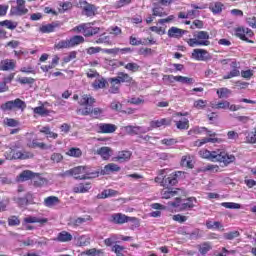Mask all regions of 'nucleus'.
I'll use <instances>...</instances> for the list:
<instances>
[{
    "mask_svg": "<svg viewBox=\"0 0 256 256\" xmlns=\"http://www.w3.org/2000/svg\"><path fill=\"white\" fill-rule=\"evenodd\" d=\"M209 32L197 31L194 33V38L186 40L189 47H209L211 41H209Z\"/></svg>",
    "mask_w": 256,
    "mask_h": 256,
    "instance_id": "obj_1",
    "label": "nucleus"
},
{
    "mask_svg": "<svg viewBox=\"0 0 256 256\" xmlns=\"http://www.w3.org/2000/svg\"><path fill=\"white\" fill-rule=\"evenodd\" d=\"M155 183H159L162 187H173L177 185V177L175 175H170L167 177V169H162L158 171V176L154 179Z\"/></svg>",
    "mask_w": 256,
    "mask_h": 256,
    "instance_id": "obj_2",
    "label": "nucleus"
},
{
    "mask_svg": "<svg viewBox=\"0 0 256 256\" xmlns=\"http://www.w3.org/2000/svg\"><path fill=\"white\" fill-rule=\"evenodd\" d=\"M194 203H197V198L191 197L182 202L180 196L176 197L175 201L168 202V205L170 207L179 208V211H190V209H193V207H195Z\"/></svg>",
    "mask_w": 256,
    "mask_h": 256,
    "instance_id": "obj_3",
    "label": "nucleus"
},
{
    "mask_svg": "<svg viewBox=\"0 0 256 256\" xmlns=\"http://www.w3.org/2000/svg\"><path fill=\"white\" fill-rule=\"evenodd\" d=\"M21 145L15 144L12 147H10V154H6L5 157L9 161H13V159H33V153L27 152V151H15L16 149H20Z\"/></svg>",
    "mask_w": 256,
    "mask_h": 256,
    "instance_id": "obj_4",
    "label": "nucleus"
},
{
    "mask_svg": "<svg viewBox=\"0 0 256 256\" xmlns=\"http://www.w3.org/2000/svg\"><path fill=\"white\" fill-rule=\"evenodd\" d=\"M213 163H223L224 165H229L235 161V156L232 154H227V152L222 150L212 151Z\"/></svg>",
    "mask_w": 256,
    "mask_h": 256,
    "instance_id": "obj_5",
    "label": "nucleus"
},
{
    "mask_svg": "<svg viewBox=\"0 0 256 256\" xmlns=\"http://www.w3.org/2000/svg\"><path fill=\"white\" fill-rule=\"evenodd\" d=\"M61 176L74 177V179H89V170L85 166H78L67 170Z\"/></svg>",
    "mask_w": 256,
    "mask_h": 256,
    "instance_id": "obj_6",
    "label": "nucleus"
},
{
    "mask_svg": "<svg viewBox=\"0 0 256 256\" xmlns=\"http://www.w3.org/2000/svg\"><path fill=\"white\" fill-rule=\"evenodd\" d=\"M1 109H3V111H13V109H20L21 111H25V109H27V104L25 101L17 98L3 104Z\"/></svg>",
    "mask_w": 256,
    "mask_h": 256,
    "instance_id": "obj_7",
    "label": "nucleus"
},
{
    "mask_svg": "<svg viewBox=\"0 0 256 256\" xmlns=\"http://www.w3.org/2000/svg\"><path fill=\"white\" fill-rule=\"evenodd\" d=\"M185 195H187V192H185V190L179 189V188H175V189L164 188L161 191V197L163 199H173V197H175V199H177V197H185Z\"/></svg>",
    "mask_w": 256,
    "mask_h": 256,
    "instance_id": "obj_8",
    "label": "nucleus"
},
{
    "mask_svg": "<svg viewBox=\"0 0 256 256\" xmlns=\"http://www.w3.org/2000/svg\"><path fill=\"white\" fill-rule=\"evenodd\" d=\"M16 3V6L11 7L10 15H13L15 17H21L29 13V9L25 7V0H17Z\"/></svg>",
    "mask_w": 256,
    "mask_h": 256,
    "instance_id": "obj_9",
    "label": "nucleus"
},
{
    "mask_svg": "<svg viewBox=\"0 0 256 256\" xmlns=\"http://www.w3.org/2000/svg\"><path fill=\"white\" fill-rule=\"evenodd\" d=\"M129 221L135 223V225H139V220L135 217H129L121 213L112 215V223H115L116 225H123V223H129Z\"/></svg>",
    "mask_w": 256,
    "mask_h": 256,
    "instance_id": "obj_10",
    "label": "nucleus"
},
{
    "mask_svg": "<svg viewBox=\"0 0 256 256\" xmlns=\"http://www.w3.org/2000/svg\"><path fill=\"white\" fill-rule=\"evenodd\" d=\"M78 115H83L86 117L87 115H93L95 119H99L103 113V109L101 108H92L91 106H86L85 108H80L77 110Z\"/></svg>",
    "mask_w": 256,
    "mask_h": 256,
    "instance_id": "obj_11",
    "label": "nucleus"
},
{
    "mask_svg": "<svg viewBox=\"0 0 256 256\" xmlns=\"http://www.w3.org/2000/svg\"><path fill=\"white\" fill-rule=\"evenodd\" d=\"M191 58L196 61H209V59H211V54L205 49L196 48L192 51Z\"/></svg>",
    "mask_w": 256,
    "mask_h": 256,
    "instance_id": "obj_12",
    "label": "nucleus"
},
{
    "mask_svg": "<svg viewBox=\"0 0 256 256\" xmlns=\"http://www.w3.org/2000/svg\"><path fill=\"white\" fill-rule=\"evenodd\" d=\"M209 138H203L201 140L195 141V147H202L205 143H223V139L215 137V133L208 131Z\"/></svg>",
    "mask_w": 256,
    "mask_h": 256,
    "instance_id": "obj_13",
    "label": "nucleus"
},
{
    "mask_svg": "<svg viewBox=\"0 0 256 256\" xmlns=\"http://www.w3.org/2000/svg\"><path fill=\"white\" fill-rule=\"evenodd\" d=\"M81 9L84 13V15H86V17H95V13H97V7H95V5L90 4L88 2H81Z\"/></svg>",
    "mask_w": 256,
    "mask_h": 256,
    "instance_id": "obj_14",
    "label": "nucleus"
},
{
    "mask_svg": "<svg viewBox=\"0 0 256 256\" xmlns=\"http://www.w3.org/2000/svg\"><path fill=\"white\" fill-rule=\"evenodd\" d=\"M97 133H115L117 126L115 124L100 123L96 125Z\"/></svg>",
    "mask_w": 256,
    "mask_h": 256,
    "instance_id": "obj_15",
    "label": "nucleus"
},
{
    "mask_svg": "<svg viewBox=\"0 0 256 256\" xmlns=\"http://www.w3.org/2000/svg\"><path fill=\"white\" fill-rule=\"evenodd\" d=\"M236 35L237 37H240L242 41H246L247 43H253V40L247 39V37H253L254 35L253 30L249 28H246V29L238 28L236 30Z\"/></svg>",
    "mask_w": 256,
    "mask_h": 256,
    "instance_id": "obj_16",
    "label": "nucleus"
},
{
    "mask_svg": "<svg viewBox=\"0 0 256 256\" xmlns=\"http://www.w3.org/2000/svg\"><path fill=\"white\" fill-rule=\"evenodd\" d=\"M17 67V61L5 59L0 62V71H13Z\"/></svg>",
    "mask_w": 256,
    "mask_h": 256,
    "instance_id": "obj_17",
    "label": "nucleus"
},
{
    "mask_svg": "<svg viewBox=\"0 0 256 256\" xmlns=\"http://www.w3.org/2000/svg\"><path fill=\"white\" fill-rule=\"evenodd\" d=\"M125 133L127 135H141L143 133H147V129L141 127V126H126L124 127Z\"/></svg>",
    "mask_w": 256,
    "mask_h": 256,
    "instance_id": "obj_18",
    "label": "nucleus"
},
{
    "mask_svg": "<svg viewBox=\"0 0 256 256\" xmlns=\"http://www.w3.org/2000/svg\"><path fill=\"white\" fill-rule=\"evenodd\" d=\"M63 23L59 21L52 22L50 24L42 25L40 27L41 33H53L55 29H59Z\"/></svg>",
    "mask_w": 256,
    "mask_h": 256,
    "instance_id": "obj_19",
    "label": "nucleus"
},
{
    "mask_svg": "<svg viewBox=\"0 0 256 256\" xmlns=\"http://www.w3.org/2000/svg\"><path fill=\"white\" fill-rule=\"evenodd\" d=\"M33 177H35V173H33V171L24 170L16 177V181H18L19 183H23L24 181L29 180L33 181Z\"/></svg>",
    "mask_w": 256,
    "mask_h": 256,
    "instance_id": "obj_20",
    "label": "nucleus"
},
{
    "mask_svg": "<svg viewBox=\"0 0 256 256\" xmlns=\"http://www.w3.org/2000/svg\"><path fill=\"white\" fill-rule=\"evenodd\" d=\"M97 155H100V157H102V159H104V161H109V159H111V155H113V149H111L110 147L104 146L99 148L96 151Z\"/></svg>",
    "mask_w": 256,
    "mask_h": 256,
    "instance_id": "obj_21",
    "label": "nucleus"
},
{
    "mask_svg": "<svg viewBox=\"0 0 256 256\" xmlns=\"http://www.w3.org/2000/svg\"><path fill=\"white\" fill-rule=\"evenodd\" d=\"M106 53L108 55H127V53H133V49L127 47V48H112L107 49Z\"/></svg>",
    "mask_w": 256,
    "mask_h": 256,
    "instance_id": "obj_22",
    "label": "nucleus"
},
{
    "mask_svg": "<svg viewBox=\"0 0 256 256\" xmlns=\"http://www.w3.org/2000/svg\"><path fill=\"white\" fill-rule=\"evenodd\" d=\"M79 105L86 106V107H91V105H93L95 103V98H93L91 95L89 94H83L79 101H78Z\"/></svg>",
    "mask_w": 256,
    "mask_h": 256,
    "instance_id": "obj_23",
    "label": "nucleus"
},
{
    "mask_svg": "<svg viewBox=\"0 0 256 256\" xmlns=\"http://www.w3.org/2000/svg\"><path fill=\"white\" fill-rule=\"evenodd\" d=\"M131 151L123 150L118 152L117 157L113 158V161H119V163H125L131 159Z\"/></svg>",
    "mask_w": 256,
    "mask_h": 256,
    "instance_id": "obj_24",
    "label": "nucleus"
},
{
    "mask_svg": "<svg viewBox=\"0 0 256 256\" xmlns=\"http://www.w3.org/2000/svg\"><path fill=\"white\" fill-rule=\"evenodd\" d=\"M114 79L115 83H119L120 85L121 83H131L133 81V77H130V75L125 72H119Z\"/></svg>",
    "mask_w": 256,
    "mask_h": 256,
    "instance_id": "obj_25",
    "label": "nucleus"
},
{
    "mask_svg": "<svg viewBox=\"0 0 256 256\" xmlns=\"http://www.w3.org/2000/svg\"><path fill=\"white\" fill-rule=\"evenodd\" d=\"M185 35V30L177 28V27H171L168 30V37L179 39Z\"/></svg>",
    "mask_w": 256,
    "mask_h": 256,
    "instance_id": "obj_26",
    "label": "nucleus"
},
{
    "mask_svg": "<svg viewBox=\"0 0 256 256\" xmlns=\"http://www.w3.org/2000/svg\"><path fill=\"white\" fill-rule=\"evenodd\" d=\"M119 171H121V167H119V165H117L115 163H109L102 170V174L109 175V173H115V172L117 173Z\"/></svg>",
    "mask_w": 256,
    "mask_h": 256,
    "instance_id": "obj_27",
    "label": "nucleus"
},
{
    "mask_svg": "<svg viewBox=\"0 0 256 256\" xmlns=\"http://www.w3.org/2000/svg\"><path fill=\"white\" fill-rule=\"evenodd\" d=\"M163 125H171V119L162 118L160 120H153L150 122V127H152V129H157V127H163Z\"/></svg>",
    "mask_w": 256,
    "mask_h": 256,
    "instance_id": "obj_28",
    "label": "nucleus"
},
{
    "mask_svg": "<svg viewBox=\"0 0 256 256\" xmlns=\"http://www.w3.org/2000/svg\"><path fill=\"white\" fill-rule=\"evenodd\" d=\"M91 189L90 183H80L73 187L74 193H87Z\"/></svg>",
    "mask_w": 256,
    "mask_h": 256,
    "instance_id": "obj_29",
    "label": "nucleus"
},
{
    "mask_svg": "<svg viewBox=\"0 0 256 256\" xmlns=\"http://www.w3.org/2000/svg\"><path fill=\"white\" fill-rule=\"evenodd\" d=\"M73 235L67 231H62L57 236V241H60L61 243H67L69 241H72Z\"/></svg>",
    "mask_w": 256,
    "mask_h": 256,
    "instance_id": "obj_30",
    "label": "nucleus"
},
{
    "mask_svg": "<svg viewBox=\"0 0 256 256\" xmlns=\"http://www.w3.org/2000/svg\"><path fill=\"white\" fill-rule=\"evenodd\" d=\"M193 159L194 157L191 155H185L181 159V165L182 167H188V169H193Z\"/></svg>",
    "mask_w": 256,
    "mask_h": 256,
    "instance_id": "obj_31",
    "label": "nucleus"
},
{
    "mask_svg": "<svg viewBox=\"0 0 256 256\" xmlns=\"http://www.w3.org/2000/svg\"><path fill=\"white\" fill-rule=\"evenodd\" d=\"M107 85V80L103 77H97L95 81L92 83V87L94 89H105V86Z\"/></svg>",
    "mask_w": 256,
    "mask_h": 256,
    "instance_id": "obj_32",
    "label": "nucleus"
},
{
    "mask_svg": "<svg viewBox=\"0 0 256 256\" xmlns=\"http://www.w3.org/2000/svg\"><path fill=\"white\" fill-rule=\"evenodd\" d=\"M70 43V49L73 47H77V45H81V43H85V38L83 36H73L72 38L68 39Z\"/></svg>",
    "mask_w": 256,
    "mask_h": 256,
    "instance_id": "obj_33",
    "label": "nucleus"
},
{
    "mask_svg": "<svg viewBox=\"0 0 256 256\" xmlns=\"http://www.w3.org/2000/svg\"><path fill=\"white\" fill-rule=\"evenodd\" d=\"M60 200L56 196H50L44 199L45 207H55V205H59Z\"/></svg>",
    "mask_w": 256,
    "mask_h": 256,
    "instance_id": "obj_34",
    "label": "nucleus"
},
{
    "mask_svg": "<svg viewBox=\"0 0 256 256\" xmlns=\"http://www.w3.org/2000/svg\"><path fill=\"white\" fill-rule=\"evenodd\" d=\"M87 221H91V216L73 219L70 221V225H72V227H81V225H83V223H87Z\"/></svg>",
    "mask_w": 256,
    "mask_h": 256,
    "instance_id": "obj_35",
    "label": "nucleus"
},
{
    "mask_svg": "<svg viewBox=\"0 0 256 256\" xmlns=\"http://www.w3.org/2000/svg\"><path fill=\"white\" fill-rule=\"evenodd\" d=\"M33 113L40 115V117H47L49 116L50 112L47 108H45V105L42 104L41 106L33 108Z\"/></svg>",
    "mask_w": 256,
    "mask_h": 256,
    "instance_id": "obj_36",
    "label": "nucleus"
},
{
    "mask_svg": "<svg viewBox=\"0 0 256 256\" xmlns=\"http://www.w3.org/2000/svg\"><path fill=\"white\" fill-rule=\"evenodd\" d=\"M47 221V218H37L33 216H28L24 218V223H40L41 225H45Z\"/></svg>",
    "mask_w": 256,
    "mask_h": 256,
    "instance_id": "obj_37",
    "label": "nucleus"
},
{
    "mask_svg": "<svg viewBox=\"0 0 256 256\" xmlns=\"http://www.w3.org/2000/svg\"><path fill=\"white\" fill-rule=\"evenodd\" d=\"M32 183L34 187H43V185L47 183V180L39 176V174H34V177L32 178Z\"/></svg>",
    "mask_w": 256,
    "mask_h": 256,
    "instance_id": "obj_38",
    "label": "nucleus"
},
{
    "mask_svg": "<svg viewBox=\"0 0 256 256\" xmlns=\"http://www.w3.org/2000/svg\"><path fill=\"white\" fill-rule=\"evenodd\" d=\"M31 149H50L44 142H39L37 139L32 140V143L28 145Z\"/></svg>",
    "mask_w": 256,
    "mask_h": 256,
    "instance_id": "obj_39",
    "label": "nucleus"
},
{
    "mask_svg": "<svg viewBox=\"0 0 256 256\" xmlns=\"http://www.w3.org/2000/svg\"><path fill=\"white\" fill-rule=\"evenodd\" d=\"M40 133H43L44 135H48L47 137H50L51 139H57L59 137L58 133L51 132V128L49 126H44L40 129Z\"/></svg>",
    "mask_w": 256,
    "mask_h": 256,
    "instance_id": "obj_40",
    "label": "nucleus"
},
{
    "mask_svg": "<svg viewBox=\"0 0 256 256\" xmlns=\"http://www.w3.org/2000/svg\"><path fill=\"white\" fill-rule=\"evenodd\" d=\"M17 25H19L17 22L11 20H4L0 22V27H6V29H10L11 31L17 29Z\"/></svg>",
    "mask_w": 256,
    "mask_h": 256,
    "instance_id": "obj_41",
    "label": "nucleus"
},
{
    "mask_svg": "<svg viewBox=\"0 0 256 256\" xmlns=\"http://www.w3.org/2000/svg\"><path fill=\"white\" fill-rule=\"evenodd\" d=\"M101 29L96 27L93 28L91 25L86 26L85 32H83L84 37H93V35H97Z\"/></svg>",
    "mask_w": 256,
    "mask_h": 256,
    "instance_id": "obj_42",
    "label": "nucleus"
},
{
    "mask_svg": "<svg viewBox=\"0 0 256 256\" xmlns=\"http://www.w3.org/2000/svg\"><path fill=\"white\" fill-rule=\"evenodd\" d=\"M241 233L239 231H231V232H226L223 234L224 239L226 241H233V239H237V237H240Z\"/></svg>",
    "mask_w": 256,
    "mask_h": 256,
    "instance_id": "obj_43",
    "label": "nucleus"
},
{
    "mask_svg": "<svg viewBox=\"0 0 256 256\" xmlns=\"http://www.w3.org/2000/svg\"><path fill=\"white\" fill-rule=\"evenodd\" d=\"M177 129L186 130L189 129V119L183 118L182 120L175 121Z\"/></svg>",
    "mask_w": 256,
    "mask_h": 256,
    "instance_id": "obj_44",
    "label": "nucleus"
},
{
    "mask_svg": "<svg viewBox=\"0 0 256 256\" xmlns=\"http://www.w3.org/2000/svg\"><path fill=\"white\" fill-rule=\"evenodd\" d=\"M54 49H71L69 39L60 40L58 43L54 45Z\"/></svg>",
    "mask_w": 256,
    "mask_h": 256,
    "instance_id": "obj_45",
    "label": "nucleus"
},
{
    "mask_svg": "<svg viewBox=\"0 0 256 256\" xmlns=\"http://www.w3.org/2000/svg\"><path fill=\"white\" fill-rule=\"evenodd\" d=\"M110 85L111 86H110V89H109V93H113V94L119 93V89L121 87V84L116 83L115 78L110 79Z\"/></svg>",
    "mask_w": 256,
    "mask_h": 256,
    "instance_id": "obj_46",
    "label": "nucleus"
},
{
    "mask_svg": "<svg viewBox=\"0 0 256 256\" xmlns=\"http://www.w3.org/2000/svg\"><path fill=\"white\" fill-rule=\"evenodd\" d=\"M125 69L131 73H137L141 69V66L135 62H129L125 65Z\"/></svg>",
    "mask_w": 256,
    "mask_h": 256,
    "instance_id": "obj_47",
    "label": "nucleus"
},
{
    "mask_svg": "<svg viewBox=\"0 0 256 256\" xmlns=\"http://www.w3.org/2000/svg\"><path fill=\"white\" fill-rule=\"evenodd\" d=\"M119 192L112 190V189H108V190H104L98 197L99 199H107V197H115V195H118Z\"/></svg>",
    "mask_w": 256,
    "mask_h": 256,
    "instance_id": "obj_48",
    "label": "nucleus"
},
{
    "mask_svg": "<svg viewBox=\"0 0 256 256\" xmlns=\"http://www.w3.org/2000/svg\"><path fill=\"white\" fill-rule=\"evenodd\" d=\"M91 243L89 236H80L77 239V246L78 247H87Z\"/></svg>",
    "mask_w": 256,
    "mask_h": 256,
    "instance_id": "obj_49",
    "label": "nucleus"
},
{
    "mask_svg": "<svg viewBox=\"0 0 256 256\" xmlns=\"http://www.w3.org/2000/svg\"><path fill=\"white\" fill-rule=\"evenodd\" d=\"M66 155L69 157H76L79 158L81 155H83V151H81L79 148H70L67 152Z\"/></svg>",
    "mask_w": 256,
    "mask_h": 256,
    "instance_id": "obj_50",
    "label": "nucleus"
},
{
    "mask_svg": "<svg viewBox=\"0 0 256 256\" xmlns=\"http://www.w3.org/2000/svg\"><path fill=\"white\" fill-rule=\"evenodd\" d=\"M129 43L133 46L147 45V39H144V41H142L141 39H137V37L135 36H130Z\"/></svg>",
    "mask_w": 256,
    "mask_h": 256,
    "instance_id": "obj_51",
    "label": "nucleus"
},
{
    "mask_svg": "<svg viewBox=\"0 0 256 256\" xmlns=\"http://www.w3.org/2000/svg\"><path fill=\"white\" fill-rule=\"evenodd\" d=\"M177 83H183L184 85H193V83H195V79L185 76H178Z\"/></svg>",
    "mask_w": 256,
    "mask_h": 256,
    "instance_id": "obj_52",
    "label": "nucleus"
},
{
    "mask_svg": "<svg viewBox=\"0 0 256 256\" xmlns=\"http://www.w3.org/2000/svg\"><path fill=\"white\" fill-rule=\"evenodd\" d=\"M112 251L113 253H115L117 256H125V247L119 245V244H115L112 247Z\"/></svg>",
    "mask_w": 256,
    "mask_h": 256,
    "instance_id": "obj_53",
    "label": "nucleus"
},
{
    "mask_svg": "<svg viewBox=\"0 0 256 256\" xmlns=\"http://www.w3.org/2000/svg\"><path fill=\"white\" fill-rule=\"evenodd\" d=\"M217 94L220 99H227V97L231 95V90L227 88H220L219 90H217Z\"/></svg>",
    "mask_w": 256,
    "mask_h": 256,
    "instance_id": "obj_54",
    "label": "nucleus"
},
{
    "mask_svg": "<svg viewBox=\"0 0 256 256\" xmlns=\"http://www.w3.org/2000/svg\"><path fill=\"white\" fill-rule=\"evenodd\" d=\"M118 239H119V236L113 234L109 238H106L104 240V244L106 245V247H111V245H115V243H117Z\"/></svg>",
    "mask_w": 256,
    "mask_h": 256,
    "instance_id": "obj_55",
    "label": "nucleus"
},
{
    "mask_svg": "<svg viewBox=\"0 0 256 256\" xmlns=\"http://www.w3.org/2000/svg\"><path fill=\"white\" fill-rule=\"evenodd\" d=\"M212 249L213 247L211 246V243L206 242L200 245L199 251L202 255H207V253H209V251H211Z\"/></svg>",
    "mask_w": 256,
    "mask_h": 256,
    "instance_id": "obj_56",
    "label": "nucleus"
},
{
    "mask_svg": "<svg viewBox=\"0 0 256 256\" xmlns=\"http://www.w3.org/2000/svg\"><path fill=\"white\" fill-rule=\"evenodd\" d=\"M222 207H225V209H240L241 204L235 203V202H223L221 203Z\"/></svg>",
    "mask_w": 256,
    "mask_h": 256,
    "instance_id": "obj_57",
    "label": "nucleus"
},
{
    "mask_svg": "<svg viewBox=\"0 0 256 256\" xmlns=\"http://www.w3.org/2000/svg\"><path fill=\"white\" fill-rule=\"evenodd\" d=\"M199 155L200 157H202V159H208L209 161H211L213 157V151L211 152L207 149H202L199 151Z\"/></svg>",
    "mask_w": 256,
    "mask_h": 256,
    "instance_id": "obj_58",
    "label": "nucleus"
},
{
    "mask_svg": "<svg viewBox=\"0 0 256 256\" xmlns=\"http://www.w3.org/2000/svg\"><path fill=\"white\" fill-rule=\"evenodd\" d=\"M210 9L212 13H221L223 11V4L215 2L214 4H211Z\"/></svg>",
    "mask_w": 256,
    "mask_h": 256,
    "instance_id": "obj_59",
    "label": "nucleus"
},
{
    "mask_svg": "<svg viewBox=\"0 0 256 256\" xmlns=\"http://www.w3.org/2000/svg\"><path fill=\"white\" fill-rule=\"evenodd\" d=\"M241 72L237 68H233L227 75L223 76V79H233V77H239Z\"/></svg>",
    "mask_w": 256,
    "mask_h": 256,
    "instance_id": "obj_60",
    "label": "nucleus"
},
{
    "mask_svg": "<svg viewBox=\"0 0 256 256\" xmlns=\"http://www.w3.org/2000/svg\"><path fill=\"white\" fill-rule=\"evenodd\" d=\"M73 59H77V51H71V52H69V53L63 58V63H70V61H73Z\"/></svg>",
    "mask_w": 256,
    "mask_h": 256,
    "instance_id": "obj_61",
    "label": "nucleus"
},
{
    "mask_svg": "<svg viewBox=\"0 0 256 256\" xmlns=\"http://www.w3.org/2000/svg\"><path fill=\"white\" fill-rule=\"evenodd\" d=\"M18 83H21V85H33L35 79L31 77H22L18 78Z\"/></svg>",
    "mask_w": 256,
    "mask_h": 256,
    "instance_id": "obj_62",
    "label": "nucleus"
},
{
    "mask_svg": "<svg viewBox=\"0 0 256 256\" xmlns=\"http://www.w3.org/2000/svg\"><path fill=\"white\" fill-rule=\"evenodd\" d=\"M4 125H7V127H17L19 126V121L13 118H6L4 119Z\"/></svg>",
    "mask_w": 256,
    "mask_h": 256,
    "instance_id": "obj_63",
    "label": "nucleus"
},
{
    "mask_svg": "<svg viewBox=\"0 0 256 256\" xmlns=\"http://www.w3.org/2000/svg\"><path fill=\"white\" fill-rule=\"evenodd\" d=\"M246 143H256V130L246 135Z\"/></svg>",
    "mask_w": 256,
    "mask_h": 256,
    "instance_id": "obj_64",
    "label": "nucleus"
}]
</instances>
